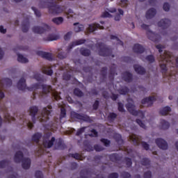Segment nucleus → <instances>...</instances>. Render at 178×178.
Here are the masks:
<instances>
[{"label": "nucleus", "instance_id": "f257e3e1", "mask_svg": "<svg viewBox=\"0 0 178 178\" xmlns=\"http://www.w3.org/2000/svg\"><path fill=\"white\" fill-rule=\"evenodd\" d=\"M17 87L18 90H20L21 91H25V90H28V91H34L35 90H40L42 88V94L44 95H47V94L51 92L56 101H59V99H60V95L57 92H52V86L49 85H41V83H37L31 85V87H27L26 85V79L24 78H21L17 84Z\"/></svg>", "mask_w": 178, "mask_h": 178}, {"label": "nucleus", "instance_id": "f03ea898", "mask_svg": "<svg viewBox=\"0 0 178 178\" xmlns=\"http://www.w3.org/2000/svg\"><path fill=\"white\" fill-rule=\"evenodd\" d=\"M159 62L160 63L161 73L164 79H168V80H170L172 77H176L177 72H171L170 74H167L168 66H170L171 69L175 70V61H173V57H172L170 52L164 51L163 54H160Z\"/></svg>", "mask_w": 178, "mask_h": 178}, {"label": "nucleus", "instance_id": "7ed1b4c3", "mask_svg": "<svg viewBox=\"0 0 178 178\" xmlns=\"http://www.w3.org/2000/svg\"><path fill=\"white\" fill-rule=\"evenodd\" d=\"M40 8H47L51 15H59L63 12V7L58 5L55 0H42Z\"/></svg>", "mask_w": 178, "mask_h": 178}, {"label": "nucleus", "instance_id": "20e7f679", "mask_svg": "<svg viewBox=\"0 0 178 178\" xmlns=\"http://www.w3.org/2000/svg\"><path fill=\"white\" fill-rule=\"evenodd\" d=\"M14 161L15 163H20L22 162V167L25 170L27 169H30V166H31V159L29 158H24V154H23V152L18 151L15 153L14 156Z\"/></svg>", "mask_w": 178, "mask_h": 178}, {"label": "nucleus", "instance_id": "39448f33", "mask_svg": "<svg viewBox=\"0 0 178 178\" xmlns=\"http://www.w3.org/2000/svg\"><path fill=\"white\" fill-rule=\"evenodd\" d=\"M95 47L99 49V56H111L115 58V55L112 54V49L108 48L104 42H98L95 44Z\"/></svg>", "mask_w": 178, "mask_h": 178}, {"label": "nucleus", "instance_id": "423d86ee", "mask_svg": "<svg viewBox=\"0 0 178 178\" xmlns=\"http://www.w3.org/2000/svg\"><path fill=\"white\" fill-rule=\"evenodd\" d=\"M70 118L73 120H80V122H86V123H91L92 120L91 117L87 114L76 113V111H71Z\"/></svg>", "mask_w": 178, "mask_h": 178}, {"label": "nucleus", "instance_id": "0eeeda50", "mask_svg": "<svg viewBox=\"0 0 178 178\" xmlns=\"http://www.w3.org/2000/svg\"><path fill=\"white\" fill-rule=\"evenodd\" d=\"M142 29H143V30H147V35L149 38V40H150L151 41H153V42H159V41H161V35L158 34V33H155L154 32H152V31H150L149 29V26L145 24H143L141 25Z\"/></svg>", "mask_w": 178, "mask_h": 178}, {"label": "nucleus", "instance_id": "6e6552de", "mask_svg": "<svg viewBox=\"0 0 178 178\" xmlns=\"http://www.w3.org/2000/svg\"><path fill=\"white\" fill-rule=\"evenodd\" d=\"M126 108L128 112H129L131 115H133V116H138L141 119H144V118H145V115L144 114V112H143V111L141 110H138V111L136 110L135 108L136 106H134V104L131 103H128L126 105Z\"/></svg>", "mask_w": 178, "mask_h": 178}, {"label": "nucleus", "instance_id": "1a4fd4ad", "mask_svg": "<svg viewBox=\"0 0 178 178\" xmlns=\"http://www.w3.org/2000/svg\"><path fill=\"white\" fill-rule=\"evenodd\" d=\"M52 113V106L49 105L47 107H44L41 113V118H39L40 122H45L49 120V117Z\"/></svg>", "mask_w": 178, "mask_h": 178}, {"label": "nucleus", "instance_id": "9d476101", "mask_svg": "<svg viewBox=\"0 0 178 178\" xmlns=\"http://www.w3.org/2000/svg\"><path fill=\"white\" fill-rule=\"evenodd\" d=\"M51 27L47 24H42V26H33L32 31L35 34H44L45 31H49Z\"/></svg>", "mask_w": 178, "mask_h": 178}, {"label": "nucleus", "instance_id": "9b49d317", "mask_svg": "<svg viewBox=\"0 0 178 178\" xmlns=\"http://www.w3.org/2000/svg\"><path fill=\"white\" fill-rule=\"evenodd\" d=\"M36 55H38V56H41V58H42L43 59H46L47 60H49L50 62H51V60H54L52 54L49 52L38 51L36 52Z\"/></svg>", "mask_w": 178, "mask_h": 178}, {"label": "nucleus", "instance_id": "f8f14e48", "mask_svg": "<svg viewBox=\"0 0 178 178\" xmlns=\"http://www.w3.org/2000/svg\"><path fill=\"white\" fill-rule=\"evenodd\" d=\"M86 41H87L86 39H79L78 40H76L74 42H72L67 47V51L68 52H70L74 47H77V45H82V44H85Z\"/></svg>", "mask_w": 178, "mask_h": 178}, {"label": "nucleus", "instance_id": "ddd939ff", "mask_svg": "<svg viewBox=\"0 0 178 178\" xmlns=\"http://www.w3.org/2000/svg\"><path fill=\"white\" fill-rule=\"evenodd\" d=\"M122 79L125 83H131L133 81V74L129 71H125L122 74Z\"/></svg>", "mask_w": 178, "mask_h": 178}, {"label": "nucleus", "instance_id": "4468645a", "mask_svg": "<svg viewBox=\"0 0 178 178\" xmlns=\"http://www.w3.org/2000/svg\"><path fill=\"white\" fill-rule=\"evenodd\" d=\"M155 143L160 149H168V143L166 140L162 138H157L155 140Z\"/></svg>", "mask_w": 178, "mask_h": 178}, {"label": "nucleus", "instance_id": "2eb2a0df", "mask_svg": "<svg viewBox=\"0 0 178 178\" xmlns=\"http://www.w3.org/2000/svg\"><path fill=\"white\" fill-rule=\"evenodd\" d=\"M105 29L103 26H100L99 24L95 23L89 24L88 28V31L89 33H94V31H97V30H104Z\"/></svg>", "mask_w": 178, "mask_h": 178}, {"label": "nucleus", "instance_id": "dca6fc26", "mask_svg": "<svg viewBox=\"0 0 178 178\" xmlns=\"http://www.w3.org/2000/svg\"><path fill=\"white\" fill-rule=\"evenodd\" d=\"M155 101H156V98L155 97V96H150L142 99L141 104H143V105H145V104H148V106H152Z\"/></svg>", "mask_w": 178, "mask_h": 178}, {"label": "nucleus", "instance_id": "f3484780", "mask_svg": "<svg viewBox=\"0 0 178 178\" xmlns=\"http://www.w3.org/2000/svg\"><path fill=\"white\" fill-rule=\"evenodd\" d=\"M54 148L55 149H65L66 145H65V143H63V140H62V138H58L56 140Z\"/></svg>", "mask_w": 178, "mask_h": 178}, {"label": "nucleus", "instance_id": "a211bd4d", "mask_svg": "<svg viewBox=\"0 0 178 178\" xmlns=\"http://www.w3.org/2000/svg\"><path fill=\"white\" fill-rule=\"evenodd\" d=\"M29 113L32 118L33 123H35V115L38 113V107L36 106H32L29 108Z\"/></svg>", "mask_w": 178, "mask_h": 178}, {"label": "nucleus", "instance_id": "6ab92c4d", "mask_svg": "<svg viewBox=\"0 0 178 178\" xmlns=\"http://www.w3.org/2000/svg\"><path fill=\"white\" fill-rule=\"evenodd\" d=\"M172 22L169 19H163L158 22L159 27H162L163 30L168 29L170 26Z\"/></svg>", "mask_w": 178, "mask_h": 178}, {"label": "nucleus", "instance_id": "aec40b11", "mask_svg": "<svg viewBox=\"0 0 178 178\" xmlns=\"http://www.w3.org/2000/svg\"><path fill=\"white\" fill-rule=\"evenodd\" d=\"M10 87L12 86V79L9 78H4L0 80V91L3 88V87Z\"/></svg>", "mask_w": 178, "mask_h": 178}, {"label": "nucleus", "instance_id": "412c9836", "mask_svg": "<svg viewBox=\"0 0 178 178\" xmlns=\"http://www.w3.org/2000/svg\"><path fill=\"white\" fill-rule=\"evenodd\" d=\"M133 51L135 54H144L145 49L140 44H135L133 47Z\"/></svg>", "mask_w": 178, "mask_h": 178}, {"label": "nucleus", "instance_id": "4be33fe9", "mask_svg": "<svg viewBox=\"0 0 178 178\" xmlns=\"http://www.w3.org/2000/svg\"><path fill=\"white\" fill-rule=\"evenodd\" d=\"M115 74L117 75L118 73H116V67H115V64H113L110 67V72L108 74V79L110 81H113V79H115Z\"/></svg>", "mask_w": 178, "mask_h": 178}, {"label": "nucleus", "instance_id": "5701e85b", "mask_svg": "<svg viewBox=\"0 0 178 178\" xmlns=\"http://www.w3.org/2000/svg\"><path fill=\"white\" fill-rule=\"evenodd\" d=\"M108 158L111 162H114V163H118L120 161H122V156H119L116 153L111 154L108 155Z\"/></svg>", "mask_w": 178, "mask_h": 178}, {"label": "nucleus", "instance_id": "b1692460", "mask_svg": "<svg viewBox=\"0 0 178 178\" xmlns=\"http://www.w3.org/2000/svg\"><path fill=\"white\" fill-rule=\"evenodd\" d=\"M134 69L138 74H140L141 76H143V74H145L146 72L145 68H144L141 65H134Z\"/></svg>", "mask_w": 178, "mask_h": 178}, {"label": "nucleus", "instance_id": "393cba45", "mask_svg": "<svg viewBox=\"0 0 178 178\" xmlns=\"http://www.w3.org/2000/svg\"><path fill=\"white\" fill-rule=\"evenodd\" d=\"M56 140L55 137H52L50 140H43V145L44 148H52Z\"/></svg>", "mask_w": 178, "mask_h": 178}, {"label": "nucleus", "instance_id": "a878e982", "mask_svg": "<svg viewBox=\"0 0 178 178\" xmlns=\"http://www.w3.org/2000/svg\"><path fill=\"white\" fill-rule=\"evenodd\" d=\"M156 15V10L155 8H150L146 12V19H152Z\"/></svg>", "mask_w": 178, "mask_h": 178}, {"label": "nucleus", "instance_id": "bb28decb", "mask_svg": "<svg viewBox=\"0 0 178 178\" xmlns=\"http://www.w3.org/2000/svg\"><path fill=\"white\" fill-rule=\"evenodd\" d=\"M42 72L44 74H47V76H52L54 74V70L49 66L42 67Z\"/></svg>", "mask_w": 178, "mask_h": 178}, {"label": "nucleus", "instance_id": "cd10ccee", "mask_svg": "<svg viewBox=\"0 0 178 178\" xmlns=\"http://www.w3.org/2000/svg\"><path fill=\"white\" fill-rule=\"evenodd\" d=\"M30 27V21H29V19H26L23 22H22V31L23 33H27L29 31V28Z\"/></svg>", "mask_w": 178, "mask_h": 178}, {"label": "nucleus", "instance_id": "c85d7f7f", "mask_svg": "<svg viewBox=\"0 0 178 178\" xmlns=\"http://www.w3.org/2000/svg\"><path fill=\"white\" fill-rule=\"evenodd\" d=\"M42 137V134L40 132H37L32 136V141L38 144L40 143V140Z\"/></svg>", "mask_w": 178, "mask_h": 178}, {"label": "nucleus", "instance_id": "c756f323", "mask_svg": "<svg viewBox=\"0 0 178 178\" xmlns=\"http://www.w3.org/2000/svg\"><path fill=\"white\" fill-rule=\"evenodd\" d=\"M113 138L114 140H115L118 145H123V144L124 143L123 139H122V135L119 134H115L113 136Z\"/></svg>", "mask_w": 178, "mask_h": 178}, {"label": "nucleus", "instance_id": "7c9ffc66", "mask_svg": "<svg viewBox=\"0 0 178 178\" xmlns=\"http://www.w3.org/2000/svg\"><path fill=\"white\" fill-rule=\"evenodd\" d=\"M74 31L75 33H80V31H83L84 30V25L80 24L79 22L74 23Z\"/></svg>", "mask_w": 178, "mask_h": 178}, {"label": "nucleus", "instance_id": "2f4dec72", "mask_svg": "<svg viewBox=\"0 0 178 178\" xmlns=\"http://www.w3.org/2000/svg\"><path fill=\"white\" fill-rule=\"evenodd\" d=\"M140 164L143 166H146L147 169H149V168L151 166V160H149V159H148V158H143L140 161Z\"/></svg>", "mask_w": 178, "mask_h": 178}, {"label": "nucleus", "instance_id": "473e14b6", "mask_svg": "<svg viewBox=\"0 0 178 178\" xmlns=\"http://www.w3.org/2000/svg\"><path fill=\"white\" fill-rule=\"evenodd\" d=\"M79 52L82 56H90L91 55V50L83 47L80 49Z\"/></svg>", "mask_w": 178, "mask_h": 178}, {"label": "nucleus", "instance_id": "72a5a7b5", "mask_svg": "<svg viewBox=\"0 0 178 178\" xmlns=\"http://www.w3.org/2000/svg\"><path fill=\"white\" fill-rule=\"evenodd\" d=\"M56 40H59V35L55 34H50L44 38V41H56Z\"/></svg>", "mask_w": 178, "mask_h": 178}, {"label": "nucleus", "instance_id": "f704fd0d", "mask_svg": "<svg viewBox=\"0 0 178 178\" xmlns=\"http://www.w3.org/2000/svg\"><path fill=\"white\" fill-rule=\"evenodd\" d=\"M129 139L130 141H132V143H134V145H140V138H138V137H137L136 135H132L129 136Z\"/></svg>", "mask_w": 178, "mask_h": 178}, {"label": "nucleus", "instance_id": "c9c22d12", "mask_svg": "<svg viewBox=\"0 0 178 178\" xmlns=\"http://www.w3.org/2000/svg\"><path fill=\"white\" fill-rule=\"evenodd\" d=\"M170 111H172V108H170V107L165 106L160 110L159 113L162 116H166V115H168V113H169V112H170Z\"/></svg>", "mask_w": 178, "mask_h": 178}, {"label": "nucleus", "instance_id": "e433bc0d", "mask_svg": "<svg viewBox=\"0 0 178 178\" xmlns=\"http://www.w3.org/2000/svg\"><path fill=\"white\" fill-rule=\"evenodd\" d=\"M161 129L163 130H168L169 127H170V124L169 122L165 120H161Z\"/></svg>", "mask_w": 178, "mask_h": 178}, {"label": "nucleus", "instance_id": "4c0bfd02", "mask_svg": "<svg viewBox=\"0 0 178 178\" xmlns=\"http://www.w3.org/2000/svg\"><path fill=\"white\" fill-rule=\"evenodd\" d=\"M130 92V89L127 88V86H124L123 88L119 89L118 92L120 95H127Z\"/></svg>", "mask_w": 178, "mask_h": 178}, {"label": "nucleus", "instance_id": "58836bf2", "mask_svg": "<svg viewBox=\"0 0 178 178\" xmlns=\"http://www.w3.org/2000/svg\"><path fill=\"white\" fill-rule=\"evenodd\" d=\"M118 12L120 14H116L114 17V20H115V22H120V19H122L120 15L121 16H123V15H124V11H123L122 8H119Z\"/></svg>", "mask_w": 178, "mask_h": 178}, {"label": "nucleus", "instance_id": "ea45409f", "mask_svg": "<svg viewBox=\"0 0 178 178\" xmlns=\"http://www.w3.org/2000/svg\"><path fill=\"white\" fill-rule=\"evenodd\" d=\"M74 95H76V97H79V98H81V97H84V93L79 88H76L74 90Z\"/></svg>", "mask_w": 178, "mask_h": 178}, {"label": "nucleus", "instance_id": "a19ab883", "mask_svg": "<svg viewBox=\"0 0 178 178\" xmlns=\"http://www.w3.org/2000/svg\"><path fill=\"white\" fill-rule=\"evenodd\" d=\"M17 60L21 63H27L29 62V59L27 58L24 57L22 54H17Z\"/></svg>", "mask_w": 178, "mask_h": 178}, {"label": "nucleus", "instance_id": "79ce46f5", "mask_svg": "<svg viewBox=\"0 0 178 178\" xmlns=\"http://www.w3.org/2000/svg\"><path fill=\"white\" fill-rule=\"evenodd\" d=\"M107 118H108V120H109V122H115V119H116V118H118V114H116V113H109Z\"/></svg>", "mask_w": 178, "mask_h": 178}, {"label": "nucleus", "instance_id": "37998d69", "mask_svg": "<svg viewBox=\"0 0 178 178\" xmlns=\"http://www.w3.org/2000/svg\"><path fill=\"white\" fill-rule=\"evenodd\" d=\"M52 22L53 23H55V24H57V25L62 24L63 23V17H58L53 18Z\"/></svg>", "mask_w": 178, "mask_h": 178}, {"label": "nucleus", "instance_id": "c03bdc74", "mask_svg": "<svg viewBox=\"0 0 178 178\" xmlns=\"http://www.w3.org/2000/svg\"><path fill=\"white\" fill-rule=\"evenodd\" d=\"M124 161L125 165H127V168H131V165H133V161H131V159L129 157H125L124 159Z\"/></svg>", "mask_w": 178, "mask_h": 178}, {"label": "nucleus", "instance_id": "a18cd8bd", "mask_svg": "<svg viewBox=\"0 0 178 178\" xmlns=\"http://www.w3.org/2000/svg\"><path fill=\"white\" fill-rule=\"evenodd\" d=\"M111 40H115L117 41V44L118 45H121L122 47H123V41L120 40V39H119V38H118V36L114 35H111L110 36Z\"/></svg>", "mask_w": 178, "mask_h": 178}, {"label": "nucleus", "instance_id": "49530a36", "mask_svg": "<svg viewBox=\"0 0 178 178\" xmlns=\"http://www.w3.org/2000/svg\"><path fill=\"white\" fill-rule=\"evenodd\" d=\"M80 175H81V176L78 178H88L89 177L88 170H81L80 172Z\"/></svg>", "mask_w": 178, "mask_h": 178}, {"label": "nucleus", "instance_id": "de8ad7c7", "mask_svg": "<svg viewBox=\"0 0 178 178\" xmlns=\"http://www.w3.org/2000/svg\"><path fill=\"white\" fill-rule=\"evenodd\" d=\"M33 79H35L36 81H42V83H44V79L41 77V74L40 73L34 74Z\"/></svg>", "mask_w": 178, "mask_h": 178}, {"label": "nucleus", "instance_id": "09e8293b", "mask_svg": "<svg viewBox=\"0 0 178 178\" xmlns=\"http://www.w3.org/2000/svg\"><path fill=\"white\" fill-rule=\"evenodd\" d=\"M145 60L147 62H149V63H154V62H155V57L154 55H148L145 57Z\"/></svg>", "mask_w": 178, "mask_h": 178}, {"label": "nucleus", "instance_id": "8fccbe9b", "mask_svg": "<svg viewBox=\"0 0 178 178\" xmlns=\"http://www.w3.org/2000/svg\"><path fill=\"white\" fill-rule=\"evenodd\" d=\"M70 156L72 158H74V159H76V161H81V155L79 153H74V154H70Z\"/></svg>", "mask_w": 178, "mask_h": 178}, {"label": "nucleus", "instance_id": "3c124183", "mask_svg": "<svg viewBox=\"0 0 178 178\" xmlns=\"http://www.w3.org/2000/svg\"><path fill=\"white\" fill-rule=\"evenodd\" d=\"M9 165V161L3 160L0 161V169H3V168H6V166Z\"/></svg>", "mask_w": 178, "mask_h": 178}, {"label": "nucleus", "instance_id": "603ef678", "mask_svg": "<svg viewBox=\"0 0 178 178\" xmlns=\"http://www.w3.org/2000/svg\"><path fill=\"white\" fill-rule=\"evenodd\" d=\"M106 72H108V68L106 67H103L100 71L101 76L103 79H106Z\"/></svg>", "mask_w": 178, "mask_h": 178}, {"label": "nucleus", "instance_id": "864d4df0", "mask_svg": "<svg viewBox=\"0 0 178 178\" xmlns=\"http://www.w3.org/2000/svg\"><path fill=\"white\" fill-rule=\"evenodd\" d=\"M64 118H66V108H61L60 113V120H62Z\"/></svg>", "mask_w": 178, "mask_h": 178}, {"label": "nucleus", "instance_id": "5fc2aeb1", "mask_svg": "<svg viewBox=\"0 0 178 178\" xmlns=\"http://www.w3.org/2000/svg\"><path fill=\"white\" fill-rule=\"evenodd\" d=\"M120 176L122 178H131V174L126 171L122 172Z\"/></svg>", "mask_w": 178, "mask_h": 178}, {"label": "nucleus", "instance_id": "6e6d98bb", "mask_svg": "<svg viewBox=\"0 0 178 178\" xmlns=\"http://www.w3.org/2000/svg\"><path fill=\"white\" fill-rule=\"evenodd\" d=\"M63 80H65V81H69V80L72 79V75L69 72H65L63 74Z\"/></svg>", "mask_w": 178, "mask_h": 178}, {"label": "nucleus", "instance_id": "4d7b16f0", "mask_svg": "<svg viewBox=\"0 0 178 178\" xmlns=\"http://www.w3.org/2000/svg\"><path fill=\"white\" fill-rule=\"evenodd\" d=\"M101 143H104L105 147H109L111 145V140L106 138H102L100 139Z\"/></svg>", "mask_w": 178, "mask_h": 178}, {"label": "nucleus", "instance_id": "13d9d810", "mask_svg": "<svg viewBox=\"0 0 178 178\" xmlns=\"http://www.w3.org/2000/svg\"><path fill=\"white\" fill-rule=\"evenodd\" d=\"M94 149H95L97 152H101V151H104L105 148L99 145H95Z\"/></svg>", "mask_w": 178, "mask_h": 178}, {"label": "nucleus", "instance_id": "bf43d9fd", "mask_svg": "<svg viewBox=\"0 0 178 178\" xmlns=\"http://www.w3.org/2000/svg\"><path fill=\"white\" fill-rule=\"evenodd\" d=\"M136 122L140 126V127H142V129H146L147 127L145 126V124H144L141 120L136 119Z\"/></svg>", "mask_w": 178, "mask_h": 178}, {"label": "nucleus", "instance_id": "052dcab7", "mask_svg": "<svg viewBox=\"0 0 178 178\" xmlns=\"http://www.w3.org/2000/svg\"><path fill=\"white\" fill-rule=\"evenodd\" d=\"M35 178H44V175L42 171L37 170L35 173Z\"/></svg>", "mask_w": 178, "mask_h": 178}, {"label": "nucleus", "instance_id": "680f3d73", "mask_svg": "<svg viewBox=\"0 0 178 178\" xmlns=\"http://www.w3.org/2000/svg\"><path fill=\"white\" fill-rule=\"evenodd\" d=\"M118 111L119 112H126L124 110V105H123V103L118 102Z\"/></svg>", "mask_w": 178, "mask_h": 178}, {"label": "nucleus", "instance_id": "e2e57ef3", "mask_svg": "<svg viewBox=\"0 0 178 178\" xmlns=\"http://www.w3.org/2000/svg\"><path fill=\"white\" fill-rule=\"evenodd\" d=\"M98 108H99V101L95 100L92 105V109L93 111H97Z\"/></svg>", "mask_w": 178, "mask_h": 178}, {"label": "nucleus", "instance_id": "0e129e2a", "mask_svg": "<svg viewBox=\"0 0 178 178\" xmlns=\"http://www.w3.org/2000/svg\"><path fill=\"white\" fill-rule=\"evenodd\" d=\"M90 132L92 134H89L90 137H98V131L97 130L92 129L90 130Z\"/></svg>", "mask_w": 178, "mask_h": 178}, {"label": "nucleus", "instance_id": "69168bd1", "mask_svg": "<svg viewBox=\"0 0 178 178\" xmlns=\"http://www.w3.org/2000/svg\"><path fill=\"white\" fill-rule=\"evenodd\" d=\"M87 129V127H83L79 129L76 133V136H80L81 134H83V133L86 131Z\"/></svg>", "mask_w": 178, "mask_h": 178}, {"label": "nucleus", "instance_id": "338daca9", "mask_svg": "<svg viewBox=\"0 0 178 178\" xmlns=\"http://www.w3.org/2000/svg\"><path fill=\"white\" fill-rule=\"evenodd\" d=\"M152 172L151 171H147L143 175V178H152Z\"/></svg>", "mask_w": 178, "mask_h": 178}, {"label": "nucleus", "instance_id": "774afa93", "mask_svg": "<svg viewBox=\"0 0 178 178\" xmlns=\"http://www.w3.org/2000/svg\"><path fill=\"white\" fill-rule=\"evenodd\" d=\"M108 178H119V174L118 172H112L108 175Z\"/></svg>", "mask_w": 178, "mask_h": 178}]
</instances>
